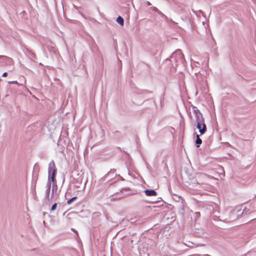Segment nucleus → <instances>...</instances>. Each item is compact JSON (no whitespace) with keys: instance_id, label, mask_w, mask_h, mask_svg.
<instances>
[{"instance_id":"obj_1","label":"nucleus","mask_w":256,"mask_h":256,"mask_svg":"<svg viewBox=\"0 0 256 256\" xmlns=\"http://www.w3.org/2000/svg\"><path fill=\"white\" fill-rule=\"evenodd\" d=\"M196 114L197 117V128L199 130L200 134H202L206 131V126L204 124L202 114L198 112H196Z\"/></svg>"},{"instance_id":"obj_2","label":"nucleus","mask_w":256,"mask_h":256,"mask_svg":"<svg viewBox=\"0 0 256 256\" xmlns=\"http://www.w3.org/2000/svg\"><path fill=\"white\" fill-rule=\"evenodd\" d=\"M56 168L54 164L52 166H50L48 168V173L50 175L48 178H50V180L52 182V184L56 183Z\"/></svg>"},{"instance_id":"obj_3","label":"nucleus","mask_w":256,"mask_h":256,"mask_svg":"<svg viewBox=\"0 0 256 256\" xmlns=\"http://www.w3.org/2000/svg\"><path fill=\"white\" fill-rule=\"evenodd\" d=\"M58 186L56 183V184H52V196L51 199L54 197L55 196H58Z\"/></svg>"},{"instance_id":"obj_4","label":"nucleus","mask_w":256,"mask_h":256,"mask_svg":"<svg viewBox=\"0 0 256 256\" xmlns=\"http://www.w3.org/2000/svg\"><path fill=\"white\" fill-rule=\"evenodd\" d=\"M145 194L148 196H156V192L154 190H146Z\"/></svg>"},{"instance_id":"obj_5","label":"nucleus","mask_w":256,"mask_h":256,"mask_svg":"<svg viewBox=\"0 0 256 256\" xmlns=\"http://www.w3.org/2000/svg\"><path fill=\"white\" fill-rule=\"evenodd\" d=\"M116 22L118 23L119 24H120L122 26H124V19L122 17H121L120 16H118L117 18H116Z\"/></svg>"},{"instance_id":"obj_6","label":"nucleus","mask_w":256,"mask_h":256,"mask_svg":"<svg viewBox=\"0 0 256 256\" xmlns=\"http://www.w3.org/2000/svg\"><path fill=\"white\" fill-rule=\"evenodd\" d=\"M202 140L200 138L199 136L197 135L196 140V143L197 145V147H199L200 145L202 144Z\"/></svg>"},{"instance_id":"obj_7","label":"nucleus","mask_w":256,"mask_h":256,"mask_svg":"<svg viewBox=\"0 0 256 256\" xmlns=\"http://www.w3.org/2000/svg\"><path fill=\"white\" fill-rule=\"evenodd\" d=\"M50 188H46V198L49 199L50 198Z\"/></svg>"},{"instance_id":"obj_8","label":"nucleus","mask_w":256,"mask_h":256,"mask_svg":"<svg viewBox=\"0 0 256 256\" xmlns=\"http://www.w3.org/2000/svg\"><path fill=\"white\" fill-rule=\"evenodd\" d=\"M76 196H74L70 200H68V201H67V204H70L71 202L74 201V200H75L76 199Z\"/></svg>"},{"instance_id":"obj_9","label":"nucleus","mask_w":256,"mask_h":256,"mask_svg":"<svg viewBox=\"0 0 256 256\" xmlns=\"http://www.w3.org/2000/svg\"><path fill=\"white\" fill-rule=\"evenodd\" d=\"M52 182L50 181V178H48V183H47V184H46V188H50Z\"/></svg>"},{"instance_id":"obj_10","label":"nucleus","mask_w":256,"mask_h":256,"mask_svg":"<svg viewBox=\"0 0 256 256\" xmlns=\"http://www.w3.org/2000/svg\"><path fill=\"white\" fill-rule=\"evenodd\" d=\"M56 206H57V204L56 203H54L52 206V208H51V210L52 211H54V210L56 208Z\"/></svg>"},{"instance_id":"obj_11","label":"nucleus","mask_w":256,"mask_h":256,"mask_svg":"<svg viewBox=\"0 0 256 256\" xmlns=\"http://www.w3.org/2000/svg\"><path fill=\"white\" fill-rule=\"evenodd\" d=\"M8 76V73L6 72H5L2 74V76H4V77H6V76Z\"/></svg>"},{"instance_id":"obj_12","label":"nucleus","mask_w":256,"mask_h":256,"mask_svg":"<svg viewBox=\"0 0 256 256\" xmlns=\"http://www.w3.org/2000/svg\"><path fill=\"white\" fill-rule=\"evenodd\" d=\"M10 83L14 84H18L17 81H13V82H10Z\"/></svg>"},{"instance_id":"obj_13","label":"nucleus","mask_w":256,"mask_h":256,"mask_svg":"<svg viewBox=\"0 0 256 256\" xmlns=\"http://www.w3.org/2000/svg\"><path fill=\"white\" fill-rule=\"evenodd\" d=\"M148 5H150V2H148Z\"/></svg>"},{"instance_id":"obj_14","label":"nucleus","mask_w":256,"mask_h":256,"mask_svg":"<svg viewBox=\"0 0 256 256\" xmlns=\"http://www.w3.org/2000/svg\"><path fill=\"white\" fill-rule=\"evenodd\" d=\"M2 57H4V56H0V58H2Z\"/></svg>"}]
</instances>
